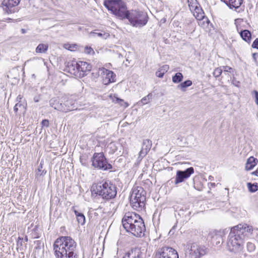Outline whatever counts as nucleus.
<instances>
[{"mask_svg": "<svg viewBox=\"0 0 258 258\" xmlns=\"http://www.w3.org/2000/svg\"><path fill=\"white\" fill-rule=\"evenodd\" d=\"M91 70V66L86 62L80 61L78 62L76 72L78 73L79 77H83Z\"/></svg>", "mask_w": 258, "mask_h": 258, "instance_id": "nucleus-16", "label": "nucleus"}, {"mask_svg": "<svg viewBox=\"0 0 258 258\" xmlns=\"http://www.w3.org/2000/svg\"><path fill=\"white\" fill-rule=\"evenodd\" d=\"M98 73L102 76L103 82L105 85H107L115 81L116 75L111 71L102 68L99 69Z\"/></svg>", "mask_w": 258, "mask_h": 258, "instance_id": "nucleus-11", "label": "nucleus"}, {"mask_svg": "<svg viewBox=\"0 0 258 258\" xmlns=\"http://www.w3.org/2000/svg\"><path fill=\"white\" fill-rule=\"evenodd\" d=\"M257 159L251 156L247 160L245 164V168L246 170H251L257 164Z\"/></svg>", "mask_w": 258, "mask_h": 258, "instance_id": "nucleus-21", "label": "nucleus"}, {"mask_svg": "<svg viewBox=\"0 0 258 258\" xmlns=\"http://www.w3.org/2000/svg\"><path fill=\"white\" fill-rule=\"evenodd\" d=\"M61 107L62 108V109L61 110V111L64 112L69 111L70 109L68 108V106L66 105L64 101H63L62 100H61Z\"/></svg>", "mask_w": 258, "mask_h": 258, "instance_id": "nucleus-39", "label": "nucleus"}, {"mask_svg": "<svg viewBox=\"0 0 258 258\" xmlns=\"http://www.w3.org/2000/svg\"><path fill=\"white\" fill-rule=\"evenodd\" d=\"M48 45L46 44H39L36 48V53H45L48 49Z\"/></svg>", "mask_w": 258, "mask_h": 258, "instance_id": "nucleus-28", "label": "nucleus"}, {"mask_svg": "<svg viewBox=\"0 0 258 258\" xmlns=\"http://www.w3.org/2000/svg\"><path fill=\"white\" fill-rule=\"evenodd\" d=\"M223 70L221 68H217L215 69L213 72V75L216 77H219L222 74Z\"/></svg>", "mask_w": 258, "mask_h": 258, "instance_id": "nucleus-37", "label": "nucleus"}, {"mask_svg": "<svg viewBox=\"0 0 258 258\" xmlns=\"http://www.w3.org/2000/svg\"><path fill=\"white\" fill-rule=\"evenodd\" d=\"M246 248L248 251L251 252L255 250V246L254 243L251 242H248L246 244Z\"/></svg>", "mask_w": 258, "mask_h": 258, "instance_id": "nucleus-36", "label": "nucleus"}, {"mask_svg": "<svg viewBox=\"0 0 258 258\" xmlns=\"http://www.w3.org/2000/svg\"><path fill=\"white\" fill-rule=\"evenodd\" d=\"M255 98V103L258 105V92L256 91H254Z\"/></svg>", "mask_w": 258, "mask_h": 258, "instance_id": "nucleus-48", "label": "nucleus"}, {"mask_svg": "<svg viewBox=\"0 0 258 258\" xmlns=\"http://www.w3.org/2000/svg\"><path fill=\"white\" fill-rule=\"evenodd\" d=\"M74 212L75 214L78 223L82 225L84 224L85 222V217L84 215L81 213H79L76 210H74Z\"/></svg>", "mask_w": 258, "mask_h": 258, "instance_id": "nucleus-26", "label": "nucleus"}, {"mask_svg": "<svg viewBox=\"0 0 258 258\" xmlns=\"http://www.w3.org/2000/svg\"><path fill=\"white\" fill-rule=\"evenodd\" d=\"M91 34L93 36H97L98 37H102L103 35H105V34H102L101 33H96V32H91Z\"/></svg>", "mask_w": 258, "mask_h": 258, "instance_id": "nucleus-47", "label": "nucleus"}, {"mask_svg": "<svg viewBox=\"0 0 258 258\" xmlns=\"http://www.w3.org/2000/svg\"><path fill=\"white\" fill-rule=\"evenodd\" d=\"M26 110V103L19 101L14 107V110L17 115L24 114Z\"/></svg>", "mask_w": 258, "mask_h": 258, "instance_id": "nucleus-19", "label": "nucleus"}, {"mask_svg": "<svg viewBox=\"0 0 258 258\" xmlns=\"http://www.w3.org/2000/svg\"><path fill=\"white\" fill-rule=\"evenodd\" d=\"M113 101L116 103H119L121 105H123V103H125L122 99H121L117 97H114Z\"/></svg>", "mask_w": 258, "mask_h": 258, "instance_id": "nucleus-40", "label": "nucleus"}, {"mask_svg": "<svg viewBox=\"0 0 258 258\" xmlns=\"http://www.w3.org/2000/svg\"><path fill=\"white\" fill-rule=\"evenodd\" d=\"M223 71L224 72L233 73V69L229 66H223Z\"/></svg>", "mask_w": 258, "mask_h": 258, "instance_id": "nucleus-43", "label": "nucleus"}, {"mask_svg": "<svg viewBox=\"0 0 258 258\" xmlns=\"http://www.w3.org/2000/svg\"><path fill=\"white\" fill-rule=\"evenodd\" d=\"M253 228L246 224H239L231 229L227 240V247L230 251L240 252L243 248L244 239L252 234Z\"/></svg>", "mask_w": 258, "mask_h": 258, "instance_id": "nucleus-1", "label": "nucleus"}, {"mask_svg": "<svg viewBox=\"0 0 258 258\" xmlns=\"http://www.w3.org/2000/svg\"><path fill=\"white\" fill-rule=\"evenodd\" d=\"M42 165L41 163H40L39 167L38 169V171L36 173V177H38V176H40L42 175H43L45 174L46 173V171H45L44 170H42Z\"/></svg>", "mask_w": 258, "mask_h": 258, "instance_id": "nucleus-34", "label": "nucleus"}, {"mask_svg": "<svg viewBox=\"0 0 258 258\" xmlns=\"http://www.w3.org/2000/svg\"><path fill=\"white\" fill-rule=\"evenodd\" d=\"M34 101H35V102H38V100H37V99H35V98H34Z\"/></svg>", "mask_w": 258, "mask_h": 258, "instance_id": "nucleus-55", "label": "nucleus"}, {"mask_svg": "<svg viewBox=\"0 0 258 258\" xmlns=\"http://www.w3.org/2000/svg\"><path fill=\"white\" fill-rule=\"evenodd\" d=\"M172 230H171L170 231L169 233H171V232H172Z\"/></svg>", "mask_w": 258, "mask_h": 258, "instance_id": "nucleus-56", "label": "nucleus"}, {"mask_svg": "<svg viewBox=\"0 0 258 258\" xmlns=\"http://www.w3.org/2000/svg\"><path fill=\"white\" fill-rule=\"evenodd\" d=\"M92 188L95 194L106 200L114 199L117 194L116 186L109 181L93 184Z\"/></svg>", "mask_w": 258, "mask_h": 258, "instance_id": "nucleus-4", "label": "nucleus"}, {"mask_svg": "<svg viewBox=\"0 0 258 258\" xmlns=\"http://www.w3.org/2000/svg\"><path fill=\"white\" fill-rule=\"evenodd\" d=\"M252 47L254 48L258 49V38H256L253 42Z\"/></svg>", "mask_w": 258, "mask_h": 258, "instance_id": "nucleus-45", "label": "nucleus"}, {"mask_svg": "<svg viewBox=\"0 0 258 258\" xmlns=\"http://www.w3.org/2000/svg\"><path fill=\"white\" fill-rule=\"evenodd\" d=\"M190 11L198 20H202L205 17L204 13L199 4L198 6L196 5L193 9H191Z\"/></svg>", "mask_w": 258, "mask_h": 258, "instance_id": "nucleus-20", "label": "nucleus"}, {"mask_svg": "<svg viewBox=\"0 0 258 258\" xmlns=\"http://www.w3.org/2000/svg\"><path fill=\"white\" fill-rule=\"evenodd\" d=\"M28 237H27V236H25V241H28Z\"/></svg>", "mask_w": 258, "mask_h": 258, "instance_id": "nucleus-53", "label": "nucleus"}, {"mask_svg": "<svg viewBox=\"0 0 258 258\" xmlns=\"http://www.w3.org/2000/svg\"><path fill=\"white\" fill-rule=\"evenodd\" d=\"M80 162L81 163H82V164L84 165H86V163H85V160L83 158V157H80Z\"/></svg>", "mask_w": 258, "mask_h": 258, "instance_id": "nucleus-50", "label": "nucleus"}, {"mask_svg": "<svg viewBox=\"0 0 258 258\" xmlns=\"http://www.w3.org/2000/svg\"><path fill=\"white\" fill-rule=\"evenodd\" d=\"M152 94L149 93L148 95L143 97L141 99V102L144 105L150 102V100L152 99Z\"/></svg>", "mask_w": 258, "mask_h": 258, "instance_id": "nucleus-33", "label": "nucleus"}, {"mask_svg": "<svg viewBox=\"0 0 258 258\" xmlns=\"http://www.w3.org/2000/svg\"><path fill=\"white\" fill-rule=\"evenodd\" d=\"M164 75V74L162 72H161V71H160L159 69L156 73V76L160 78H162Z\"/></svg>", "mask_w": 258, "mask_h": 258, "instance_id": "nucleus-44", "label": "nucleus"}, {"mask_svg": "<svg viewBox=\"0 0 258 258\" xmlns=\"http://www.w3.org/2000/svg\"><path fill=\"white\" fill-rule=\"evenodd\" d=\"M104 5L119 19L123 20L126 17L128 11L125 3L122 0H106Z\"/></svg>", "mask_w": 258, "mask_h": 258, "instance_id": "nucleus-5", "label": "nucleus"}, {"mask_svg": "<svg viewBox=\"0 0 258 258\" xmlns=\"http://www.w3.org/2000/svg\"><path fill=\"white\" fill-rule=\"evenodd\" d=\"M252 57L254 61H256V59L258 57V53H254L252 54Z\"/></svg>", "mask_w": 258, "mask_h": 258, "instance_id": "nucleus-49", "label": "nucleus"}, {"mask_svg": "<svg viewBox=\"0 0 258 258\" xmlns=\"http://www.w3.org/2000/svg\"><path fill=\"white\" fill-rule=\"evenodd\" d=\"M78 62L72 63L68 66L69 71L71 73L76 76H78V73L76 72V69L74 70V68L77 69Z\"/></svg>", "mask_w": 258, "mask_h": 258, "instance_id": "nucleus-29", "label": "nucleus"}, {"mask_svg": "<svg viewBox=\"0 0 258 258\" xmlns=\"http://www.w3.org/2000/svg\"><path fill=\"white\" fill-rule=\"evenodd\" d=\"M192 85V82L190 80H186L177 86V88L180 89L182 91L184 92L186 88Z\"/></svg>", "mask_w": 258, "mask_h": 258, "instance_id": "nucleus-27", "label": "nucleus"}, {"mask_svg": "<svg viewBox=\"0 0 258 258\" xmlns=\"http://www.w3.org/2000/svg\"><path fill=\"white\" fill-rule=\"evenodd\" d=\"M194 172V169L192 167L188 168L184 171L177 170L174 181L175 184L177 185L182 182H183L184 180L189 177Z\"/></svg>", "mask_w": 258, "mask_h": 258, "instance_id": "nucleus-10", "label": "nucleus"}, {"mask_svg": "<svg viewBox=\"0 0 258 258\" xmlns=\"http://www.w3.org/2000/svg\"><path fill=\"white\" fill-rule=\"evenodd\" d=\"M130 24L133 27L141 28L146 25L148 16L145 12L136 10L128 11L126 17Z\"/></svg>", "mask_w": 258, "mask_h": 258, "instance_id": "nucleus-6", "label": "nucleus"}, {"mask_svg": "<svg viewBox=\"0 0 258 258\" xmlns=\"http://www.w3.org/2000/svg\"><path fill=\"white\" fill-rule=\"evenodd\" d=\"M50 105L54 109L61 111L62 108L61 107V100L56 98H52L50 99Z\"/></svg>", "mask_w": 258, "mask_h": 258, "instance_id": "nucleus-22", "label": "nucleus"}, {"mask_svg": "<svg viewBox=\"0 0 258 258\" xmlns=\"http://www.w3.org/2000/svg\"><path fill=\"white\" fill-rule=\"evenodd\" d=\"M230 9L234 8L235 10L238 13L242 12L244 11V7L241 6L243 0H221Z\"/></svg>", "mask_w": 258, "mask_h": 258, "instance_id": "nucleus-13", "label": "nucleus"}, {"mask_svg": "<svg viewBox=\"0 0 258 258\" xmlns=\"http://www.w3.org/2000/svg\"><path fill=\"white\" fill-rule=\"evenodd\" d=\"M152 145L151 141L148 139L144 140L143 142L142 149L139 153V158L142 159L145 157L150 151Z\"/></svg>", "mask_w": 258, "mask_h": 258, "instance_id": "nucleus-18", "label": "nucleus"}, {"mask_svg": "<svg viewBox=\"0 0 258 258\" xmlns=\"http://www.w3.org/2000/svg\"><path fill=\"white\" fill-rule=\"evenodd\" d=\"M140 255L141 252L139 250L132 249L123 258H141Z\"/></svg>", "mask_w": 258, "mask_h": 258, "instance_id": "nucleus-24", "label": "nucleus"}, {"mask_svg": "<svg viewBox=\"0 0 258 258\" xmlns=\"http://www.w3.org/2000/svg\"><path fill=\"white\" fill-rule=\"evenodd\" d=\"M85 53L89 54H93L94 53L93 49L91 47L88 46L85 47Z\"/></svg>", "mask_w": 258, "mask_h": 258, "instance_id": "nucleus-42", "label": "nucleus"}, {"mask_svg": "<svg viewBox=\"0 0 258 258\" xmlns=\"http://www.w3.org/2000/svg\"><path fill=\"white\" fill-rule=\"evenodd\" d=\"M156 258H178V254L176 250L170 247H164L156 254Z\"/></svg>", "mask_w": 258, "mask_h": 258, "instance_id": "nucleus-9", "label": "nucleus"}, {"mask_svg": "<svg viewBox=\"0 0 258 258\" xmlns=\"http://www.w3.org/2000/svg\"><path fill=\"white\" fill-rule=\"evenodd\" d=\"M241 37L246 42H249L251 40V33L248 30H243L239 33Z\"/></svg>", "mask_w": 258, "mask_h": 258, "instance_id": "nucleus-25", "label": "nucleus"}, {"mask_svg": "<svg viewBox=\"0 0 258 258\" xmlns=\"http://www.w3.org/2000/svg\"><path fill=\"white\" fill-rule=\"evenodd\" d=\"M23 238L20 237H19L17 240V248L20 249V250H23Z\"/></svg>", "mask_w": 258, "mask_h": 258, "instance_id": "nucleus-38", "label": "nucleus"}, {"mask_svg": "<svg viewBox=\"0 0 258 258\" xmlns=\"http://www.w3.org/2000/svg\"><path fill=\"white\" fill-rule=\"evenodd\" d=\"M169 69V67L168 65L165 64L162 66L159 70L161 71L164 74H165L166 72H167Z\"/></svg>", "mask_w": 258, "mask_h": 258, "instance_id": "nucleus-41", "label": "nucleus"}, {"mask_svg": "<svg viewBox=\"0 0 258 258\" xmlns=\"http://www.w3.org/2000/svg\"><path fill=\"white\" fill-rule=\"evenodd\" d=\"M187 3L190 10L193 9L196 5H199V3L197 0H187Z\"/></svg>", "mask_w": 258, "mask_h": 258, "instance_id": "nucleus-35", "label": "nucleus"}, {"mask_svg": "<svg viewBox=\"0 0 258 258\" xmlns=\"http://www.w3.org/2000/svg\"><path fill=\"white\" fill-rule=\"evenodd\" d=\"M247 185L249 190L251 192H255L258 190V184L257 183H251L248 182Z\"/></svg>", "mask_w": 258, "mask_h": 258, "instance_id": "nucleus-31", "label": "nucleus"}, {"mask_svg": "<svg viewBox=\"0 0 258 258\" xmlns=\"http://www.w3.org/2000/svg\"><path fill=\"white\" fill-rule=\"evenodd\" d=\"M205 247L192 243L190 246V254L193 258H200L206 253Z\"/></svg>", "mask_w": 258, "mask_h": 258, "instance_id": "nucleus-12", "label": "nucleus"}, {"mask_svg": "<svg viewBox=\"0 0 258 258\" xmlns=\"http://www.w3.org/2000/svg\"><path fill=\"white\" fill-rule=\"evenodd\" d=\"M66 105L68 106L69 111L75 109V106H74V101L72 99H68L64 101Z\"/></svg>", "mask_w": 258, "mask_h": 258, "instance_id": "nucleus-32", "label": "nucleus"}, {"mask_svg": "<svg viewBox=\"0 0 258 258\" xmlns=\"http://www.w3.org/2000/svg\"><path fill=\"white\" fill-rule=\"evenodd\" d=\"M183 75L181 73H177L172 77V82L174 83H179L183 79Z\"/></svg>", "mask_w": 258, "mask_h": 258, "instance_id": "nucleus-30", "label": "nucleus"}, {"mask_svg": "<svg viewBox=\"0 0 258 258\" xmlns=\"http://www.w3.org/2000/svg\"><path fill=\"white\" fill-rule=\"evenodd\" d=\"M230 9L234 8L235 10L238 13L242 12L244 11V7L241 6L243 0H221Z\"/></svg>", "mask_w": 258, "mask_h": 258, "instance_id": "nucleus-14", "label": "nucleus"}, {"mask_svg": "<svg viewBox=\"0 0 258 258\" xmlns=\"http://www.w3.org/2000/svg\"><path fill=\"white\" fill-rule=\"evenodd\" d=\"M41 124L42 126L48 127L49 126V121L47 119H43L41 122Z\"/></svg>", "mask_w": 258, "mask_h": 258, "instance_id": "nucleus-46", "label": "nucleus"}, {"mask_svg": "<svg viewBox=\"0 0 258 258\" xmlns=\"http://www.w3.org/2000/svg\"><path fill=\"white\" fill-rule=\"evenodd\" d=\"M122 223L126 232L134 236L140 237L144 235L146 228L144 221L135 212L126 213L122 219Z\"/></svg>", "mask_w": 258, "mask_h": 258, "instance_id": "nucleus-2", "label": "nucleus"}, {"mask_svg": "<svg viewBox=\"0 0 258 258\" xmlns=\"http://www.w3.org/2000/svg\"><path fill=\"white\" fill-rule=\"evenodd\" d=\"M92 165L98 169L107 170L112 169L111 164L109 163L103 153H95L91 158Z\"/></svg>", "mask_w": 258, "mask_h": 258, "instance_id": "nucleus-8", "label": "nucleus"}, {"mask_svg": "<svg viewBox=\"0 0 258 258\" xmlns=\"http://www.w3.org/2000/svg\"><path fill=\"white\" fill-rule=\"evenodd\" d=\"M21 32H22V33H23V34L25 33H26V30H25V29H21Z\"/></svg>", "mask_w": 258, "mask_h": 258, "instance_id": "nucleus-52", "label": "nucleus"}, {"mask_svg": "<svg viewBox=\"0 0 258 258\" xmlns=\"http://www.w3.org/2000/svg\"><path fill=\"white\" fill-rule=\"evenodd\" d=\"M230 9L234 8L235 10L238 13L242 12L244 11V7L241 6L243 0H221Z\"/></svg>", "mask_w": 258, "mask_h": 258, "instance_id": "nucleus-15", "label": "nucleus"}, {"mask_svg": "<svg viewBox=\"0 0 258 258\" xmlns=\"http://www.w3.org/2000/svg\"><path fill=\"white\" fill-rule=\"evenodd\" d=\"M50 105L54 109L61 111L62 108L61 107V100L56 98H52L50 99Z\"/></svg>", "mask_w": 258, "mask_h": 258, "instance_id": "nucleus-23", "label": "nucleus"}, {"mask_svg": "<svg viewBox=\"0 0 258 258\" xmlns=\"http://www.w3.org/2000/svg\"><path fill=\"white\" fill-rule=\"evenodd\" d=\"M21 0H3L2 5L4 10L8 13H14L13 8L17 6Z\"/></svg>", "mask_w": 258, "mask_h": 258, "instance_id": "nucleus-17", "label": "nucleus"}, {"mask_svg": "<svg viewBox=\"0 0 258 258\" xmlns=\"http://www.w3.org/2000/svg\"><path fill=\"white\" fill-rule=\"evenodd\" d=\"M34 101H35V102H38V100H37V99H35V98H34Z\"/></svg>", "mask_w": 258, "mask_h": 258, "instance_id": "nucleus-54", "label": "nucleus"}, {"mask_svg": "<svg viewBox=\"0 0 258 258\" xmlns=\"http://www.w3.org/2000/svg\"><path fill=\"white\" fill-rule=\"evenodd\" d=\"M252 174L258 176V167L257 169L255 171L253 172Z\"/></svg>", "mask_w": 258, "mask_h": 258, "instance_id": "nucleus-51", "label": "nucleus"}, {"mask_svg": "<svg viewBox=\"0 0 258 258\" xmlns=\"http://www.w3.org/2000/svg\"><path fill=\"white\" fill-rule=\"evenodd\" d=\"M146 191L141 186L134 187L130 196V203L136 210L142 209L145 206Z\"/></svg>", "mask_w": 258, "mask_h": 258, "instance_id": "nucleus-7", "label": "nucleus"}, {"mask_svg": "<svg viewBox=\"0 0 258 258\" xmlns=\"http://www.w3.org/2000/svg\"><path fill=\"white\" fill-rule=\"evenodd\" d=\"M56 258H74L76 243L70 236H61L55 241L53 245Z\"/></svg>", "mask_w": 258, "mask_h": 258, "instance_id": "nucleus-3", "label": "nucleus"}]
</instances>
